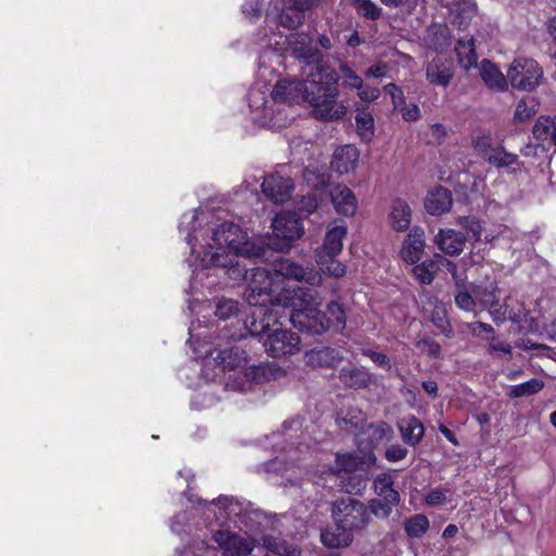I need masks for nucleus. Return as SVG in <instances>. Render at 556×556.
<instances>
[{
	"mask_svg": "<svg viewBox=\"0 0 556 556\" xmlns=\"http://www.w3.org/2000/svg\"><path fill=\"white\" fill-rule=\"evenodd\" d=\"M425 247V231L420 227L412 228L401 249L402 260L407 264L418 263L424 254Z\"/></svg>",
	"mask_w": 556,
	"mask_h": 556,
	"instance_id": "nucleus-16",
	"label": "nucleus"
},
{
	"mask_svg": "<svg viewBox=\"0 0 556 556\" xmlns=\"http://www.w3.org/2000/svg\"><path fill=\"white\" fill-rule=\"evenodd\" d=\"M476 13V5L472 0H464L463 8L457 9V15L455 16L454 24L458 28H466Z\"/></svg>",
	"mask_w": 556,
	"mask_h": 556,
	"instance_id": "nucleus-48",
	"label": "nucleus"
},
{
	"mask_svg": "<svg viewBox=\"0 0 556 556\" xmlns=\"http://www.w3.org/2000/svg\"><path fill=\"white\" fill-rule=\"evenodd\" d=\"M446 137V128L442 124H433L428 131L429 142L440 144Z\"/></svg>",
	"mask_w": 556,
	"mask_h": 556,
	"instance_id": "nucleus-55",
	"label": "nucleus"
},
{
	"mask_svg": "<svg viewBox=\"0 0 556 556\" xmlns=\"http://www.w3.org/2000/svg\"><path fill=\"white\" fill-rule=\"evenodd\" d=\"M300 344V337L295 332L281 327H274L266 337H263V346L271 357L292 355L299 352Z\"/></svg>",
	"mask_w": 556,
	"mask_h": 556,
	"instance_id": "nucleus-8",
	"label": "nucleus"
},
{
	"mask_svg": "<svg viewBox=\"0 0 556 556\" xmlns=\"http://www.w3.org/2000/svg\"><path fill=\"white\" fill-rule=\"evenodd\" d=\"M273 274L276 278L279 289L285 279H293L295 281L305 280L311 286H317L321 282L318 273H306L303 267L288 258H280L274 263Z\"/></svg>",
	"mask_w": 556,
	"mask_h": 556,
	"instance_id": "nucleus-11",
	"label": "nucleus"
},
{
	"mask_svg": "<svg viewBox=\"0 0 556 556\" xmlns=\"http://www.w3.org/2000/svg\"><path fill=\"white\" fill-rule=\"evenodd\" d=\"M338 255H328V253H316V262L324 274L331 277H342L346 273V267L337 261Z\"/></svg>",
	"mask_w": 556,
	"mask_h": 556,
	"instance_id": "nucleus-33",
	"label": "nucleus"
},
{
	"mask_svg": "<svg viewBox=\"0 0 556 556\" xmlns=\"http://www.w3.org/2000/svg\"><path fill=\"white\" fill-rule=\"evenodd\" d=\"M465 326L473 337H478V338L482 336V332H484V333H493L494 332V329L491 325L482 323V321L467 323Z\"/></svg>",
	"mask_w": 556,
	"mask_h": 556,
	"instance_id": "nucleus-60",
	"label": "nucleus"
},
{
	"mask_svg": "<svg viewBox=\"0 0 556 556\" xmlns=\"http://www.w3.org/2000/svg\"><path fill=\"white\" fill-rule=\"evenodd\" d=\"M454 301L459 309L469 313L476 312L477 299L472 292L467 290L464 280H457Z\"/></svg>",
	"mask_w": 556,
	"mask_h": 556,
	"instance_id": "nucleus-36",
	"label": "nucleus"
},
{
	"mask_svg": "<svg viewBox=\"0 0 556 556\" xmlns=\"http://www.w3.org/2000/svg\"><path fill=\"white\" fill-rule=\"evenodd\" d=\"M299 210L302 213L311 214L313 213L317 207V200L315 195L308 194L301 199V201L298 204Z\"/></svg>",
	"mask_w": 556,
	"mask_h": 556,
	"instance_id": "nucleus-63",
	"label": "nucleus"
},
{
	"mask_svg": "<svg viewBox=\"0 0 556 556\" xmlns=\"http://www.w3.org/2000/svg\"><path fill=\"white\" fill-rule=\"evenodd\" d=\"M508 86L518 91H535L544 81V70L532 58L518 56L507 68Z\"/></svg>",
	"mask_w": 556,
	"mask_h": 556,
	"instance_id": "nucleus-4",
	"label": "nucleus"
},
{
	"mask_svg": "<svg viewBox=\"0 0 556 556\" xmlns=\"http://www.w3.org/2000/svg\"><path fill=\"white\" fill-rule=\"evenodd\" d=\"M532 134L542 146L556 147V118L540 116L532 128Z\"/></svg>",
	"mask_w": 556,
	"mask_h": 556,
	"instance_id": "nucleus-27",
	"label": "nucleus"
},
{
	"mask_svg": "<svg viewBox=\"0 0 556 556\" xmlns=\"http://www.w3.org/2000/svg\"><path fill=\"white\" fill-rule=\"evenodd\" d=\"M253 306L254 309L245 320V328L251 336L266 337L279 321L281 305L271 303L270 306L266 304Z\"/></svg>",
	"mask_w": 556,
	"mask_h": 556,
	"instance_id": "nucleus-9",
	"label": "nucleus"
},
{
	"mask_svg": "<svg viewBox=\"0 0 556 556\" xmlns=\"http://www.w3.org/2000/svg\"><path fill=\"white\" fill-rule=\"evenodd\" d=\"M425 73L430 85L441 87L448 86L454 76L452 64L439 55L427 63Z\"/></svg>",
	"mask_w": 556,
	"mask_h": 556,
	"instance_id": "nucleus-15",
	"label": "nucleus"
},
{
	"mask_svg": "<svg viewBox=\"0 0 556 556\" xmlns=\"http://www.w3.org/2000/svg\"><path fill=\"white\" fill-rule=\"evenodd\" d=\"M213 539L224 556H247L254 549L252 540L227 530L216 531Z\"/></svg>",
	"mask_w": 556,
	"mask_h": 556,
	"instance_id": "nucleus-12",
	"label": "nucleus"
},
{
	"mask_svg": "<svg viewBox=\"0 0 556 556\" xmlns=\"http://www.w3.org/2000/svg\"><path fill=\"white\" fill-rule=\"evenodd\" d=\"M488 162L495 167H509L517 164L518 156L514 153L507 152L503 147L497 146Z\"/></svg>",
	"mask_w": 556,
	"mask_h": 556,
	"instance_id": "nucleus-43",
	"label": "nucleus"
},
{
	"mask_svg": "<svg viewBox=\"0 0 556 556\" xmlns=\"http://www.w3.org/2000/svg\"><path fill=\"white\" fill-rule=\"evenodd\" d=\"M342 359L340 353L332 348H320L307 351L304 354L306 365L312 367H333Z\"/></svg>",
	"mask_w": 556,
	"mask_h": 556,
	"instance_id": "nucleus-24",
	"label": "nucleus"
},
{
	"mask_svg": "<svg viewBox=\"0 0 556 556\" xmlns=\"http://www.w3.org/2000/svg\"><path fill=\"white\" fill-rule=\"evenodd\" d=\"M357 134L363 141H370L375 134V119L367 109H358L355 116Z\"/></svg>",
	"mask_w": 556,
	"mask_h": 556,
	"instance_id": "nucleus-34",
	"label": "nucleus"
},
{
	"mask_svg": "<svg viewBox=\"0 0 556 556\" xmlns=\"http://www.w3.org/2000/svg\"><path fill=\"white\" fill-rule=\"evenodd\" d=\"M399 429L404 442L413 446L421 441L425 432L422 424L414 416L401 419Z\"/></svg>",
	"mask_w": 556,
	"mask_h": 556,
	"instance_id": "nucleus-28",
	"label": "nucleus"
},
{
	"mask_svg": "<svg viewBox=\"0 0 556 556\" xmlns=\"http://www.w3.org/2000/svg\"><path fill=\"white\" fill-rule=\"evenodd\" d=\"M544 388V382L540 379L533 378L527 382L513 386L509 391L511 397L530 396L540 392Z\"/></svg>",
	"mask_w": 556,
	"mask_h": 556,
	"instance_id": "nucleus-42",
	"label": "nucleus"
},
{
	"mask_svg": "<svg viewBox=\"0 0 556 556\" xmlns=\"http://www.w3.org/2000/svg\"><path fill=\"white\" fill-rule=\"evenodd\" d=\"M292 191V180L280 175H268L262 184V192L274 203L286 202L290 199Z\"/></svg>",
	"mask_w": 556,
	"mask_h": 556,
	"instance_id": "nucleus-13",
	"label": "nucleus"
},
{
	"mask_svg": "<svg viewBox=\"0 0 556 556\" xmlns=\"http://www.w3.org/2000/svg\"><path fill=\"white\" fill-rule=\"evenodd\" d=\"M434 257L437 260L438 267L439 266L445 267V269L452 275V277H453L454 281H455V286L457 285V280H464L458 275L457 266H456V264L454 262L443 257L440 254H437Z\"/></svg>",
	"mask_w": 556,
	"mask_h": 556,
	"instance_id": "nucleus-59",
	"label": "nucleus"
},
{
	"mask_svg": "<svg viewBox=\"0 0 556 556\" xmlns=\"http://www.w3.org/2000/svg\"><path fill=\"white\" fill-rule=\"evenodd\" d=\"M466 238L454 229H440L434 237L435 245L451 256L459 255L464 251Z\"/></svg>",
	"mask_w": 556,
	"mask_h": 556,
	"instance_id": "nucleus-18",
	"label": "nucleus"
},
{
	"mask_svg": "<svg viewBox=\"0 0 556 556\" xmlns=\"http://www.w3.org/2000/svg\"><path fill=\"white\" fill-rule=\"evenodd\" d=\"M213 358L223 369H237L247 363L245 352L237 346L223 350Z\"/></svg>",
	"mask_w": 556,
	"mask_h": 556,
	"instance_id": "nucleus-30",
	"label": "nucleus"
},
{
	"mask_svg": "<svg viewBox=\"0 0 556 556\" xmlns=\"http://www.w3.org/2000/svg\"><path fill=\"white\" fill-rule=\"evenodd\" d=\"M485 309L489 311L490 315L492 316V319L495 323H503L507 319V317H510L508 314V307L506 305H503L498 302L497 305H490Z\"/></svg>",
	"mask_w": 556,
	"mask_h": 556,
	"instance_id": "nucleus-56",
	"label": "nucleus"
},
{
	"mask_svg": "<svg viewBox=\"0 0 556 556\" xmlns=\"http://www.w3.org/2000/svg\"><path fill=\"white\" fill-rule=\"evenodd\" d=\"M472 144L475 151L486 161L496 149V147L493 146L492 137L489 134H483L476 137L472 141Z\"/></svg>",
	"mask_w": 556,
	"mask_h": 556,
	"instance_id": "nucleus-47",
	"label": "nucleus"
},
{
	"mask_svg": "<svg viewBox=\"0 0 556 556\" xmlns=\"http://www.w3.org/2000/svg\"><path fill=\"white\" fill-rule=\"evenodd\" d=\"M287 41L294 55L305 61L304 65L311 62L321 64L319 60V53L313 47V41L309 36L305 34H291L287 38Z\"/></svg>",
	"mask_w": 556,
	"mask_h": 556,
	"instance_id": "nucleus-20",
	"label": "nucleus"
},
{
	"mask_svg": "<svg viewBox=\"0 0 556 556\" xmlns=\"http://www.w3.org/2000/svg\"><path fill=\"white\" fill-rule=\"evenodd\" d=\"M342 421L345 424V430L354 433L356 437H359V432L365 428L364 414L358 409H353L346 414L345 417L342 418Z\"/></svg>",
	"mask_w": 556,
	"mask_h": 556,
	"instance_id": "nucleus-45",
	"label": "nucleus"
},
{
	"mask_svg": "<svg viewBox=\"0 0 556 556\" xmlns=\"http://www.w3.org/2000/svg\"><path fill=\"white\" fill-rule=\"evenodd\" d=\"M429 307L425 306V311L429 312L430 320L446 338L454 337L453 327L447 318V312L444 303L434 300H429Z\"/></svg>",
	"mask_w": 556,
	"mask_h": 556,
	"instance_id": "nucleus-25",
	"label": "nucleus"
},
{
	"mask_svg": "<svg viewBox=\"0 0 556 556\" xmlns=\"http://www.w3.org/2000/svg\"><path fill=\"white\" fill-rule=\"evenodd\" d=\"M479 74L483 83L492 90L506 91L508 89L507 74L504 75L498 67L489 60L479 65Z\"/></svg>",
	"mask_w": 556,
	"mask_h": 556,
	"instance_id": "nucleus-21",
	"label": "nucleus"
},
{
	"mask_svg": "<svg viewBox=\"0 0 556 556\" xmlns=\"http://www.w3.org/2000/svg\"><path fill=\"white\" fill-rule=\"evenodd\" d=\"M348 233V225L342 219L331 222L326 231L323 245L317 253H328V255H339L342 251L343 239Z\"/></svg>",
	"mask_w": 556,
	"mask_h": 556,
	"instance_id": "nucleus-14",
	"label": "nucleus"
},
{
	"mask_svg": "<svg viewBox=\"0 0 556 556\" xmlns=\"http://www.w3.org/2000/svg\"><path fill=\"white\" fill-rule=\"evenodd\" d=\"M240 312V304L232 299H223L216 303L215 315L220 319H229Z\"/></svg>",
	"mask_w": 556,
	"mask_h": 556,
	"instance_id": "nucleus-46",
	"label": "nucleus"
},
{
	"mask_svg": "<svg viewBox=\"0 0 556 556\" xmlns=\"http://www.w3.org/2000/svg\"><path fill=\"white\" fill-rule=\"evenodd\" d=\"M357 91L359 99L364 102H372L380 96V90L378 88L365 85L364 83Z\"/></svg>",
	"mask_w": 556,
	"mask_h": 556,
	"instance_id": "nucleus-58",
	"label": "nucleus"
},
{
	"mask_svg": "<svg viewBox=\"0 0 556 556\" xmlns=\"http://www.w3.org/2000/svg\"><path fill=\"white\" fill-rule=\"evenodd\" d=\"M417 349L428 356L439 357L441 355V346L438 342L429 338H422L416 343Z\"/></svg>",
	"mask_w": 556,
	"mask_h": 556,
	"instance_id": "nucleus-53",
	"label": "nucleus"
},
{
	"mask_svg": "<svg viewBox=\"0 0 556 556\" xmlns=\"http://www.w3.org/2000/svg\"><path fill=\"white\" fill-rule=\"evenodd\" d=\"M457 60L465 71L478 66V55L475 50L473 38H462L456 45Z\"/></svg>",
	"mask_w": 556,
	"mask_h": 556,
	"instance_id": "nucleus-29",
	"label": "nucleus"
},
{
	"mask_svg": "<svg viewBox=\"0 0 556 556\" xmlns=\"http://www.w3.org/2000/svg\"><path fill=\"white\" fill-rule=\"evenodd\" d=\"M342 78V86L349 89H359L364 83L362 77L358 76L350 66L342 64L340 66Z\"/></svg>",
	"mask_w": 556,
	"mask_h": 556,
	"instance_id": "nucleus-50",
	"label": "nucleus"
},
{
	"mask_svg": "<svg viewBox=\"0 0 556 556\" xmlns=\"http://www.w3.org/2000/svg\"><path fill=\"white\" fill-rule=\"evenodd\" d=\"M407 448L403 447L402 445L394 444L386 450L384 455L389 462L395 463L404 459L407 456Z\"/></svg>",
	"mask_w": 556,
	"mask_h": 556,
	"instance_id": "nucleus-57",
	"label": "nucleus"
},
{
	"mask_svg": "<svg viewBox=\"0 0 556 556\" xmlns=\"http://www.w3.org/2000/svg\"><path fill=\"white\" fill-rule=\"evenodd\" d=\"M305 78L286 77L277 80L271 98L278 103L307 104L316 119L338 121L348 113V106L338 100L339 90L334 86L336 77L332 71L316 62L302 67Z\"/></svg>",
	"mask_w": 556,
	"mask_h": 556,
	"instance_id": "nucleus-2",
	"label": "nucleus"
},
{
	"mask_svg": "<svg viewBox=\"0 0 556 556\" xmlns=\"http://www.w3.org/2000/svg\"><path fill=\"white\" fill-rule=\"evenodd\" d=\"M318 0H274L273 5L277 12L279 23L286 28H296L303 21L304 12Z\"/></svg>",
	"mask_w": 556,
	"mask_h": 556,
	"instance_id": "nucleus-10",
	"label": "nucleus"
},
{
	"mask_svg": "<svg viewBox=\"0 0 556 556\" xmlns=\"http://www.w3.org/2000/svg\"><path fill=\"white\" fill-rule=\"evenodd\" d=\"M336 525L353 534L367 523V509L363 503L350 496L336 501L332 508Z\"/></svg>",
	"mask_w": 556,
	"mask_h": 556,
	"instance_id": "nucleus-6",
	"label": "nucleus"
},
{
	"mask_svg": "<svg viewBox=\"0 0 556 556\" xmlns=\"http://www.w3.org/2000/svg\"><path fill=\"white\" fill-rule=\"evenodd\" d=\"M397 504L399 503H390L388 500L379 497L370 502L369 509L375 516L387 518L392 513L393 507Z\"/></svg>",
	"mask_w": 556,
	"mask_h": 556,
	"instance_id": "nucleus-51",
	"label": "nucleus"
},
{
	"mask_svg": "<svg viewBox=\"0 0 556 556\" xmlns=\"http://www.w3.org/2000/svg\"><path fill=\"white\" fill-rule=\"evenodd\" d=\"M412 222V210L402 199H395L391 203L389 223L393 230L403 232L408 229Z\"/></svg>",
	"mask_w": 556,
	"mask_h": 556,
	"instance_id": "nucleus-23",
	"label": "nucleus"
},
{
	"mask_svg": "<svg viewBox=\"0 0 556 556\" xmlns=\"http://www.w3.org/2000/svg\"><path fill=\"white\" fill-rule=\"evenodd\" d=\"M458 225L466 231V239L482 241L483 227L475 217H462Z\"/></svg>",
	"mask_w": 556,
	"mask_h": 556,
	"instance_id": "nucleus-44",
	"label": "nucleus"
},
{
	"mask_svg": "<svg viewBox=\"0 0 556 556\" xmlns=\"http://www.w3.org/2000/svg\"><path fill=\"white\" fill-rule=\"evenodd\" d=\"M445 500V492L441 489L431 490L426 496V503L430 506L441 505Z\"/></svg>",
	"mask_w": 556,
	"mask_h": 556,
	"instance_id": "nucleus-64",
	"label": "nucleus"
},
{
	"mask_svg": "<svg viewBox=\"0 0 556 556\" xmlns=\"http://www.w3.org/2000/svg\"><path fill=\"white\" fill-rule=\"evenodd\" d=\"M399 109H400V111L402 113V117L406 122H414V121H417L420 117V110H419L417 104H410V105H404L403 104Z\"/></svg>",
	"mask_w": 556,
	"mask_h": 556,
	"instance_id": "nucleus-62",
	"label": "nucleus"
},
{
	"mask_svg": "<svg viewBox=\"0 0 556 556\" xmlns=\"http://www.w3.org/2000/svg\"><path fill=\"white\" fill-rule=\"evenodd\" d=\"M393 437V430L387 422L366 424L359 432L358 443L364 444L367 440L368 446H374L381 441H389Z\"/></svg>",
	"mask_w": 556,
	"mask_h": 556,
	"instance_id": "nucleus-26",
	"label": "nucleus"
},
{
	"mask_svg": "<svg viewBox=\"0 0 556 556\" xmlns=\"http://www.w3.org/2000/svg\"><path fill=\"white\" fill-rule=\"evenodd\" d=\"M320 539L324 545L329 548L345 547L353 541V534L336 525L334 529L321 531Z\"/></svg>",
	"mask_w": 556,
	"mask_h": 556,
	"instance_id": "nucleus-31",
	"label": "nucleus"
},
{
	"mask_svg": "<svg viewBox=\"0 0 556 556\" xmlns=\"http://www.w3.org/2000/svg\"><path fill=\"white\" fill-rule=\"evenodd\" d=\"M452 193L443 187L429 191L425 200V208L431 215H442L452 207Z\"/></svg>",
	"mask_w": 556,
	"mask_h": 556,
	"instance_id": "nucleus-22",
	"label": "nucleus"
},
{
	"mask_svg": "<svg viewBox=\"0 0 556 556\" xmlns=\"http://www.w3.org/2000/svg\"><path fill=\"white\" fill-rule=\"evenodd\" d=\"M489 353L503 354L507 358H510L513 355V348L508 342L493 337L489 343Z\"/></svg>",
	"mask_w": 556,
	"mask_h": 556,
	"instance_id": "nucleus-54",
	"label": "nucleus"
},
{
	"mask_svg": "<svg viewBox=\"0 0 556 556\" xmlns=\"http://www.w3.org/2000/svg\"><path fill=\"white\" fill-rule=\"evenodd\" d=\"M538 113V103L534 99L522 98L517 102L513 121L515 124L530 121Z\"/></svg>",
	"mask_w": 556,
	"mask_h": 556,
	"instance_id": "nucleus-39",
	"label": "nucleus"
},
{
	"mask_svg": "<svg viewBox=\"0 0 556 556\" xmlns=\"http://www.w3.org/2000/svg\"><path fill=\"white\" fill-rule=\"evenodd\" d=\"M438 269L437 260L435 261H426L420 264H417L413 267L412 271L414 277L422 285H430Z\"/></svg>",
	"mask_w": 556,
	"mask_h": 556,
	"instance_id": "nucleus-40",
	"label": "nucleus"
},
{
	"mask_svg": "<svg viewBox=\"0 0 556 556\" xmlns=\"http://www.w3.org/2000/svg\"><path fill=\"white\" fill-rule=\"evenodd\" d=\"M375 492L390 503H400V494L393 489V479L389 473L379 475L374 481Z\"/></svg>",
	"mask_w": 556,
	"mask_h": 556,
	"instance_id": "nucleus-32",
	"label": "nucleus"
},
{
	"mask_svg": "<svg viewBox=\"0 0 556 556\" xmlns=\"http://www.w3.org/2000/svg\"><path fill=\"white\" fill-rule=\"evenodd\" d=\"M330 197L336 211L345 216H353L357 211V199L353 191L343 185L334 186Z\"/></svg>",
	"mask_w": 556,
	"mask_h": 556,
	"instance_id": "nucleus-19",
	"label": "nucleus"
},
{
	"mask_svg": "<svg viewBox=\"0 0 556 556\" xmlns=\"http://www.w3.org/2000/svg\"><path fill=\"white\" fill-rule=\"evenodd\" d=\"M327 312L329 316H326L327 329L330 325L343 328L345 326V313L342 306L337 302L328 304Z\"/></svg>",
	"mask_w": 556,
	"mask_h": 556,
	"instance_id": "nucleus-49",
	"label": "nucleus"
},
{
	"mask_svg": "<svg viewBox=\"0 0 556 556\" xmlns=\"http://www.w3.org/2000/svg\"><path fill=\"white\" fill-rule=\"evenodd\" d=\"M359 160V151L353 144L338 148L332 155L331 168L340 175L354 172Z\"/></svg>",
	"mask_w": 556,
	"mask_h": 556,
	"instance_id": "nucleus-17",
	"label": "nucleus"
},
{
	"mask_svg": "<svg viewBox=\"0 0 556 556\" xmlns=\"http://www.w3.org/2000/svg\"><path fill=\"white\" fill-rule=\"evenodd\" d=\"M498 289L495 283H489L488 286H476L472 288V293L477 299V303L482 307L486 308L490 305L498 304Z\"/></svg>",
	"mask_w": 556,
	"mask_h": 556,
	"instance_id": "nucleus-37",
	"label": "nucleus"
},
{
	"mask_svg": "<svg viewBox=\"0 0 556 556\" xmlns=\"http://www.w3.org/2000/svg\"><path fill=\"white\" fill-rule=\"evenodd\" d=\"M204 222L205 214L193 211L185 213L179 224L195 260L192 286L204 285V279L223 271L232 281L248 280L244 299L250 305L271 303L273 293L279 290L273 271L255 268L248 276L247 266L241 262L243 257H261L264 250L252 243L247 232L233 223L208 225Z\"/></svg>",
	"mask_w": 556,
	"mask_h": 556,
	"instance_id": "nucleus-1",
	"label": "nucleus"
},
{
	"mask_svg": "<svg viewBox=\"0 0 556 556\" xmlns=\"http://www.w3.org/2000/svg\"><path fill=\"white\" fill-rule=\"evenodd\" d=\"M273 235L268 239L270 249L288 252L304 233L302 220L292 212H281L271 222Z\"/></svg>",
	"mask_w": 556,
	"mask_h": 556,
	"instance_id": "nucleus-5",
	"label": "nucleus"
},
{
	"mask_svg": "<svg viewBox=\"0 0 556 556\" xmlns=\"http://www.w3.org/2000/svg\"><path fill=\"white\" fill-rule=\"evenodd\" d=\"M341 380L351 388L361 389L368 386L370 375L363 368H343L341 370Z\"/></svg>",
	"mask_w": 556,
	"mask_h": 556,
	"instance_id": "nucleus-35",
	"label": "nucleus"
},
{
	"mask_svg": "<svg viewBox=\"0 0 556 556\" xmlns=\"http://www.w3.org/2000/svg\"><path fill=\"white\" fill-rule=\"evenodd\" d=\"M281 307H291L290 321L295 328L314 333L327 330L326 315L319 309L321 299L316 290L300 288L292 295L277 298Z\"/></svg>",
	"mask_w": 556,
	"mask_h": 556,
	"instance_id": "nucleus-3",
	"label": "nucleus"
},
{
	"mask_svg": "<svg viewBox=\"0 0 556 556\" xmlns=\"http://www.w3.org/2000/svg\"><path fill=\"white\" fill-rule=\"evenodd\" d=\"M355 8L359 14L367 18L376 20L380 15V9L369 0H356Z\"/></svg>",
	"mask_w": 556,
	"mask_h": 556,
	"instance_id": "nucleus-52",
	"label": "nucleus"
},
{
	"mask_svg": "<svg viewBox=\"0 0 556 556\" xmlns=\"http://www.w3.org/2000/svg\"><path fill=\"white\" fill-rule=\"evenodd\" d=\"M404 529L408 536L420 538L428 531L429 520L422 514L415 515L405 521Z\"/></svg>",
	"mask_w": 556,
	"mask_h": 556,
	"instance_id": "nucleus-41",
	"label": "nucleus"
},
{
	"mask_svg": "<svg viewBox=\"0 0 556 556\" xmlns=\"http://www.w3.org/2000/svg\"><path fill=\"white\" fill-rule=\"evenodd\" d=\"M261 0H247L242 5V12L247 17H257L261 14Z\"/></svg>",
	"mask_w": 556,
	"mask_h": 556,
	"instance_id": "nucleus-61",
	"label": "nucleus"
},
{
	"mask_svg": "<svg viewBox=\"0 0 556 556\" xmlns=\"http://www.w3.org/2000/svg\"><path fill=\"white\" fill-rule=\"evenodd\" d=\"M376 456L371 451H359L358 453H349L337 455V470L339 472L352 473L359 472L358 481L353 485H344L348 493H359L364 488L363 473L376 463Z\"/></svg>",
	"mask_w": 556,
	"mask_h": 556,
	"instance_id": "nucleus-7",
	"label": "nucleus"
},
{
	"mask_svg": "<svg viewBox=\"0 0 556 556\" xmlns=\"http://www.w3.org/2000/svg\"><path fill=\"white\" fill-rule=\"evenodd\" d=\"M263 545L267 551L278 556H298L300 554V549L295 545L288 544L286 541L274 536H265Z\"/></svg>",
	"mask_w": 556,
	"mask_h": 556,
	"instance_id": "nucleus-38",
	"label": "nucleus"
}]
</instances>
